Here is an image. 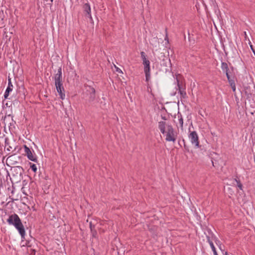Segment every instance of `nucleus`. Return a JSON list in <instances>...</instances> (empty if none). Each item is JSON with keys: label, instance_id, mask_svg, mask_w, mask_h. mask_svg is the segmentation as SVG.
Here are the masks:
<instances>
[{"label": "nucleus", "instance_id": "obj_26", "mask_svg": "<svg viewBox=\"0 0 255 255\" xmlns=\"http://www.w3.org/2000/svg\"><path fill=\"white\" fill-rule=\"evenodd\" d=\"M90 229H91V231H92V230H94V226H93L92 223H90Z\"/></svg>", "mask_w": 255, "mask_h": 255}, {"label": "nucleus", "instance_id": "obj_23", "mask_svg": "<svg viewBox=\"0 0 255 255\" xmlns=\"http://www.w3.org/2000/svg\"><path fill=\"white\" fill-rule=\"evenodd\" d=\"M140 55H141V57L143 61L147 60L146 58L145 54V53L144 52H143V51L141 52H140Z\"/></svg>", "mask_w": 255, "mask_h": 255}, {"label": "nucleus", "instance_id": "obj_14", "mask_svg": "<svg viewBox=\"0 0 255 255\" xmlns=\"http://www.w3.org/2000/svg\"><path fill=\"white\" fill-rule=\"evenodd\" d=\"M207 242L209 243L212 251L213 252L214 255H218L217 252L216 250V248L213 244L212 241L210 240L209 237H207Z\"/></svg>", "mask_w": 255, "mask_h": 255}, {"label": "nucleus", "instance_id": "obj_12", "mask_svg": "<svg viewBox=\"0 0 255 255\" xmlns=\"http://www.w3.org/2000/svg\"><path fill=\"white\" fill-rule=\"evenodd\" d=\"M227 79L228 80V81L230 84V86L234 92H235L236 91V85L235 83V81L234 79V77L232 78V77L230 76V75H228Z\"/></svg>", "mask_w": 255, "mask_h": 255}, {"label": "nucleus", "instance_id": "obj_19", "mask_svg": "<svg viewBox=\"0 0 255 255\" xmlns=\"http://www.w3.org/2000/svg\"><path fill=\"white\" fill-rule=\"evenodd\" d=\"M30 168L31 169V170L35 173L37 171V167L36 166L35 164H32L31 163H30Z\"/></svg>", "mask_w": 255, "mask_h": 255}, {"label": "nucleus", "instance_id": "obj_20", "mask_svg": "<svg viewBox=\"0 0 255 255\" xmlns=\"http://www.w3.org/2000/svg\"><path fill=\"white\" fill-rule=\"evenodd\" d=\"M145 75V81L148 82L150 78V72H144Z\"/></svg>", "mask_w": 255, "mask_h": 255}, {"label": "nucleus", "instance_id": "obj_10", "mask_svg": "<svg viewBox=\"0 0 255 255\" xmlns=\"http://www.w3.org/2000/svg\"><path fill=\"white\" fill-rule=\"evenodd\" d=\"M7 222L9 225H13L16 227V214L9 216L7 219Z\"/></svg>", "mask_w": 255, "mask_h": 255}, {"label": "nucleus", "instance_id": "obj_22", "mask_svg": "<svg viewBox=\"0 0 255 255\" xmlns=\"http://www.w3.org/2000/svg\"><path fill=\"white\" fill-rule=\"evenodd\" d=\"M235 181H236L237 183V186L241 190H242V187H243V185L242 184V183H241L240 181V180H238L237 179H235Z\"/></svg>", "mask_w": 255, "mask_h": 255}, {"label": "nucleus", "instance_id": "obj_11", "mask_svg": "<svg viewBox=\"0 0 255 255\" xmlns=\"http://www.w3.org/2000/svg\"><path fill=\"white\" fill-rule=\"evenodd\" d=\"M143 64L144 65V72H150V61L148 60L143 61Z\"/></svg>", "mask_w": 255, "mask_h": 255}, {"label": "nucleus", "instance_id": "obj_28", "mask_svg": "<svg viewBox=\"0 0 255 255\" xmlns=\"http://www.w3.org/2000/svg\"><path fill=\"white\" fill-rule=\"evenodd\" d=\"M212 164H213V166H214L215 167L217 166L216 165V163H214V162L213 160H212Z\"/></svg>", "mask_w": 255, "mask_h": 255}, {"label": "nucleus", "instance_id": "obj_7", "mask_svg": "<svg viewBox=\"0 0 255 255\" xmlns=\"http://www.w3.org/2000/svg\"><path fill=\"white\" fill-rule=\"evenodd\" d=\"M83 9L85 16L92 20L90 4L88 3H85L83 6Z\"/></svg>", "mask_w": 255, "mask_h": 255}, {"label": "nucleus", "instance_id": "obj_13", "mask_svg": "<svg viewBox=\"0 0 255 255\" xmlns=\"http://www.w3.org/2000/svg\"><path fill=\"white\" fill-rule=\"evenodd\" d=\"M221 68L223 71L225 72L227 77H228V75H230L229 72V67L227 63L226 62H222L221 64Z\"/></svg>", "mask_w": 255, "mask_h": 255}, {"label": "nucleus", "instance_id": "obj_15", "mask_svg": "<svg viewBox=\"0 0 255 255\" xmlns=\"http://www.w3.org/2000/svg\"><path fill=\"white\" fill-rule=\"evenodd\" d=\"M177 117L178 119V122L179 126L182 130H183V119L181 114H178Z\"/></svg>", "mask_w": 255, "mask_h": 255}, {"label": "nucleus", "instance_id": "obj_33", "mask_svg": "<svg viewBox=\"0 0 255 255\" xmlns=\"http://www.w3.org/2000/svg\"><path fill=\"white\" fill-rule=\"evenodd\" d=\"M51 1V2H53V0H50Z\"/></svg>", "mask_w": 255, "mask_h": 255}, {"label": "nucleus", "instance_id": "obj_17", "mask_svg": "<svg viewBox=\"0 0 255 255\" xmlns=\"http://www.w3.org/2000/svg\"><path fill=\"white\" fill-rule=\"evenodd\" d=\"M59 95H60V98L62 100H63L65 99V90H62V89L58 90V91H57Z\"/></svg>", "mask_w": 255, "mask_h": 255}, {"label": "nucleus", "instance_id": "obj_2", "mask_svg": "<svg viewBox=\"0 0 255 255\" xmlns=\"http://www.w3.org/2000/svg\"><path fill=\"white\" fill-rule=\"evenodd\" d=\"M83 98L91 103L96 99V91L94 88L88 85H84Z\"/></svg>", "mask_w": 255, "mask_h": 255}, {"label": "nucleus", "instance_id": "obj_4", "mask_svg": "<svg viewBox=\"0 0 255 255\" xmlns=\"http://www.w3.org/2000/svg\"><path fill=\"white\" fill-rule=\"evenodd\" d=\"M17 230L21 236L22 243L24 242L23 239L25 235V228L23 224L21 223L20 218L17 215Z\"/></svg>", "mask_w": 255, "mask_h": 255}, {"label": "nucleus", "instance_id": "obj_29", "mask_svg": "<svg viewBox=\"0 0 255 255\" xmlns=\"http://www.w3.org/2000/svg\"><path fill=\"white\" fill-rule=\"evenodd\" d=\"M168 39V37H167V32L166 33V37L165 38V40H166Z\"/></svg>", "mask_w": 255, "mask_h": 255}, {"label": "nucleus", "instance_id": "obj_3", "mask_svg": "<svg viewBox=\"0 0 255 255\" xmlns=\"http://www.w3.org/2000/svg\"><path fill=\"white\" fill-rule=\"evenodd\" d=\"M188 137L191 143L193 144L196 148L200 147L199 137L196 131H193L191 132L189 134Z\"/></svg>", "mask_w": 255, "mask_h": 255}, {"label": "nucleus", "instance_id": "obj_27", "mask_svg": "<svg viewBox=\"0 0 255 255\" xmlns=\"http://www.w3.org/2000/svg\"><path fill=\"white\" fill-rule=\"evenodd\" d=\"M8 84L9 85H10V86H11V87H13L12 84H11V80H10V78L8 77Z\"/></svg>", "mask_w": 255, "mask_h": 255}, {"label": "nucleus", "instance_id": "obj_21", "mask_svg": "<svg viewBox=\"0 0 255 255\" xmlns=\"http://www.w3.org/2000/svg\"><path fill=\"white\" fill-rule=\"evenodd\" d=\"M16 168H17V173L18 172H19L20 176H21L22 175V172H23L22 168L20 166H17Z\"/></svg>", "mask_w": 255, "mask_h": 255}, {"label": "nucleus", "instance_id": "obj_31", "mask_svg": "<svg viewBox=\"0 0 255 255\" xmlns=\"http://www.w3.org/2000/svg\"><path fill=\"white\" fill-rule=\"evenodd\" d=\"M244 34H245V37H246V36H247V33H246V32H244Z\"/></svg>", "mask_w": 255, "mask_h": 255}, {"label": "nucleus", "instance_id": "obj_34", "mask_svg": "<svg viewBox=\"0 0 255 255\" xmlns=\"http://www.w3.org/2000/svg\"><path fill=\"white\" fill-rule=\"evenodd\" d=\"M162 119L165 120V119L164 117H162Z\"/></svg>", "mask_w": 255, "mask_h": 255}, {"label": "nucleus", "instance_id": "obj_6", "mask_svg": "<svg viewBox=\"0 0 255 255\" xmlns=\"http://www.w3.org/2000/svg\"><path fill=\"white\" fill-rule=\"evenodd\" d=\"M177 85L178 87V90L180 93L181 96L183 98H185L186 96V93L185 92V88L183 87L181 83H180L179 80L176 78Z\"/></svg>", "mask_w": 255, "mask_h": 255}, {"label": "nucleus", "instance_id": "obj_25", "mask_svg": "<svg viewBox=\"0 0 255 255\" xmlns=\"http://www.w3.org/2000/svg\"><path fill=\"white\" fill-rule=\"evenodd\" d=\"M250 47H251V48L252 50L253 51V52L254 54H255V49H254L253 45L251 44V42H250Z\"/></svg>", "mask_w": 255, "mask_h": 255}, {"label": "nucleus", "instance_id": "obj_24", "mask_svg": "<svg viewBox=\"0 0 255 255\" xmlns=\"http://www.w3.org/2000/svg\"><path fill=\"white\" fill-rule=\"evenodd\" d=\"M91 231V233L92 234V236L93 237H96V235L97 234V231L94 229V230H92Z\"/></svg>", "mask_w": 255, "mask_h": 255}, {"label": "nucleus", "instance_id": "obj_5", "mask_svg": "<svg viewBox=\"0 0 255 255\" xmlns=\"http://www.w3.org/2000/svg\"><path fill=\"white\" fill-rule=\"evenodd\" d=\"M24 151L27 156V158L34 162H37V158L35 154H33L31 150L26 145H24Z\"/></svg>", "mask_w": 255, "mask_h": 255}, {"label": "nucleus", "instance_id": "obj_30", "mask_svg": "<svg viewBox=\"0 0 255 255\" xmlns=\"http://www.w3.org/2000/svg\"><path fill=\"white\" fill-rule=\"evenodd\" d=\"M224 255H228V253L227 252H226L224 254Z\"/></svg>", "mask_w": 255, "mask_h": 255}, {"label": "nucleus", "instance_id": "obj_32", "mask_svg": "<svg viewBox=\"0 0 255 255\" xmlns=\"http://www.w3.org/2000/svg\"><path fill=\"white\" fill-rule=\"evenodd\" d=\"M21 246H24V244H22L21 245Z\"/></svg>", "mask_w": 255, "mask_h": 255}, {"label": "nucleus", "instance_id": "obj_16", "mask_svg": "<svg viewBox=\"0 0 255 255\" xmlns=\"http://www.w3.org/2000/svg\"><path fill=\"white\" fill-rule=\"evenodd\" d=\"M12 87H11V86H10V85L8 84V87L6 88V91L4 93V97L5 99H6L7 98V97L8 96L9 92L12 91Z\"/></svg>", "mask_w": 255, "mask_h": 255}, {"label": "nucleus", "instance_id": "obj_18", "mask_svg": "<svg viewBox=\"0 0 255 255\" xmlns=\"http://www.w3.org/2000/svg\"><path fill=\"white\" fill-rule=\"evenodd\" d=\"M55 85L57 91H58V90H60V89H62V90H64V87L63 86L62 82H60V83L58 82L57 83H55Z\"/></svg>", "mask_w": 255, "mask_h": 255}, {"label": "nucleus", "instance_id": "obj_1", "mask_svg": "<svg viewBox=\"0 0 255 255\" xmlns=\"http://www.w3.org/2000/svg\"><path fill=\"white\" fill-rule=\"evenodd\" d=\"M158 128L165 135L167 141L174 142L176 141L177 134L171 125H167L165 122L160 121L158 122Z\"/></svg>", "mask_w": 255, "mask_h": 255}, {"label": "nucleus", "instance_id": "obj_9", "mask_svg": "<svg viewBox=\"0 0 255 255\" xmlns=\"http://www.w3.org/2000/svg\"><path fill=\"white\" fill-rule=\"evenodd\" d=\"M55 83L62 82V73L61 67L58 69L57 73L54 75Z\"/></svg>", "mask_w": 255, "mask_h": 255}, {"label": "nucleus", "instance_id": "obj_8", "mask_svg": "<svg viewBox=\"0 0 255 255\" xmlns=\"http://www.w3.org/2000/svg\"><path fill=\"white\" fill-rule=\"evenodd\" d=\"M15 158L16 157L14 156V155H12L11 156H9L6 159V164L7 165L10 166L11 167V169L12 168H15L14 165L16 164Z\"/></svg>", "mask_w": 255, "mask_h": 255}]
</instances>
